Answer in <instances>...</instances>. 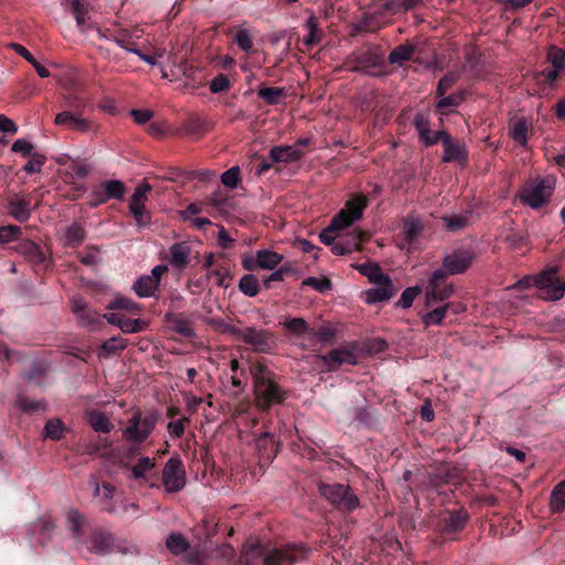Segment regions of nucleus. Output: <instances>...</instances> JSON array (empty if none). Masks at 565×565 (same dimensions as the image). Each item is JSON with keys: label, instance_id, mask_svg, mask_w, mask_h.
Returning a JSON list of instances; mask_svg holds the SVG:
<instances>
[{"label": "nucleus", "instance_id": "11", "mask_svg": "<svg viewBox=\"0 0 565 565\" xmlns=\"http://www.w3.org/2000/svg\"><path fill=\"white\" fill-rule=\"evenodd\" d=\"M126 193L125 184L119 180H107L96 185L92 193L88 205L95 209L109 200H121Z\"/></svg>", "mask_w": 565, "mask_h": 565}, {"label": "nucleus", "instance_id": "7", "mask_svg": "<svg viewBox=\"0 0 565 565\" xmlns=\"http://www.w3.org/2000/svg\"><path fill=\"white\" fill-rule=\"evenodd\" d=\"M470 520L469 512L463 509L443 511L436 522V531L444 541H456Z\"/></svg>", "mask_w": 565, "mask_h": 565}, {"label": "nucleus", "instance_id": "47", "mask_svg": "<svg viewBox=\"0 0 565 565\" xmlns=\"http://www.w3.org/2000/svg\"><path fill=\"white\" fill-rule=\"evenodd\" d=\"M306 28L308 30L307 36L303 38V44L307 46H311L321 40V32L319 30V25L317 19L311 15L307 22Z\"/></svg>", "mask_w": 565, "mask_h": 565}, {"label": "nucleus", "instance_id": "9", "mask_svg": "<svg viewBox=\"0 0 565 565\" xmlns=\"http://www.w3.org/2000/svg\"><path fill=\"white\" fill-rule=\"evenodd\" d=\"M158 416L153 412L146 415L138 409L128 420L127 427L122 430V437L134 444H142L153 431Z\"/></svg>", "mask_w": 565, "mask_h": 565}, {"label": "nucleus", "instance_id": "10", "mask_svg": "<svg viewBox=\"0 0 565 565\" xmlns=\"http://www.w3.org/2000/svg\"><path fill=\"white\" fill-rule=\"evenodd\" d=\"M167 492H180L186 483L184 465L179 456L171 457L164 465L161 476Z\"/></svg>", "mask_w": 565, "mask_h": 565}, {"label": "nucleus", "instance_id": "59", "mask_svg": "<svg viewBox=\"0 0 565 565\" xmlns=\"http://www.w3.org/2000/svg\"><path fill=\"white\" fill-rule=\"evenodd\" d=\"M129 210L138 226H146L150 223V213L147 211L146 205H129Z\"/></svg>", "mask_w": 565, "mask_h": 565}, {"label": "nucleus", "instance_id": "64", "mask_svg": "<svg viewBox=\"0 0 565 565\" xmlns=\"http://www.w3.org/2000/svg\"><path fill=\"white\" fill-rule=\"evenodd\" d=\"M186 172L185 170L179 167H170L168 168L164 175L161 177L162 180L172 181V182H182L186 183Z\"/></svg>", "mask_w": 565, "mask_h": 565}, {"label": "nucleus", "instance_id": "56", "mask_svg": "<svg viewBox=\"0 0 565 565\" xmlns=\"http://www.w3.org/2000/svg\"><path fill=\"white\" fill-rule=\"evenodd\" d=\"M282 326L291 333L301 335L308 331V323L302 318H291L284 321Z\"/></svg>", "mask_w": 565, "mask_h": 565}, {"label": "nucleus", "instance_id": "53", "mask_svg": "<svg viewBox=\"0 0 565 565\" xmlns=\"http://www.w3.org/2000/svg\"><path fill=\"white\" fill-rule=\"evenodd\" d=\"M234 41L244 52L249 53L253 51L254 42L248 30H238L234 36Z\"/></svg>", "mask_w": 565, "mask_h": 565}, {"label": "nucleus", "instance_id": "46", "mask_svg": "<svg viewBox=\"0 0 565 565\" xmlns=\"http://www.w3.org/2000/svg\"><path fill=\"white\" fill-rule=\"evenodd\" d=\"M529 124L525 119H515L510 125V136L514 141L527 140Z\"/></svg>", "mask_w": 565, "mask_h": 565}, {"label": "nucleus", "instance_id": "52", "mask_svg": "<svg viewBox=\"0 0 565 565\" xmlns=\"http://www.w3.org/2000/svg\"><path fill=\"white\" fill-rule=\"evenodd\" d=\"M547 61L552 64L553 68L564 71L565 51L556 46H551L547 51Z\"/></svg>", "mask_w": 565, "mask_h": 565}, {"label": "nucleus", "instance_id": "27", "mask_svg": "<svg viewBox=\"0 0 565 565\" xmlns=\"http://www.w3.org/2000/svg\"><path fill=\"white\" fill-rule=\"evenodd\" d=\"M376 287H373L366 291V302L367 303H376L382 301L390 300L396 292L393 282L387 284H376Z\"/></svg>", "mask_w": 565, "mask_h": 565}, {"label": "nucleus", "instance_id": "8", "mask_svg": "<svg viewBox=\"0 0 565 565\" xmlns=\"http://www.w3.org/2000/svg\"><path fill=\"white\" fill-rule=\"evenodd\" d=\"M557 273L558 268L553 267L542 271L536 277H524L518 281V286L526 288L534 285L544 291L546 299L559 300L565 294V281H561Z\"/></svg>", "mask_w": 565, "mask_h": 565}, {"label": "nucleus", "instance_id": "40", "mask_svg": "<svg viewBox=\"0 0 565 565\" xmlns=\"http://www.w3.org/2000/svg\"><path fill=\"white\" fill-rule=\"evenodd\" d=\"M86 237V232L84 227L79 224H72L66 228L65 238L66 245L70 247L79 246Z\"/></svg>", "mask_w": 565, "mask_h": 565}, {"label": "nucleus", "instance_id": "43", "mask_svg": "<svg viewBox=\"0 0 565 565\" xmlns=\"http://www.w3.org/2000/svg\"><path fill=\"white\" fill-rule=\"evenodd\" d=\"M70 3L77 26L81 31H85L87 23V8L85 7L83 0H70Z\"/></svg>", "mask_w": 565, "mask_h": 565}, {"label": "nucleus", "instance_id": "37", "mask_svg": "<svg viewBox=\"0 0 565 565\" xmlns=\"http://www.w3.org/2000/svg\"><path fill=\"white\" fill-rule=\"evenodd\" d=\"M423 231V223L419 218L407 216L403 223V234L408 243L417 239Z\"/></svg>", "mask_w": 565, "mask_h": 565}, {"label": "nucleus", "instance_id": "60", "mask_svg": "<svg viewBox=\"0 0 565 565\" xmlns=\"http://www.w3.org/2000/svg\"><path fill=\"white\" fill-rule=\"evenodd\" d=\"M353 419L362 426H371L373 424V415L369 407L361 406L353 409Z\"/></svg>", "mask_w": 565, "mask_h": 565}, {"label": "nucleus", "instance_id": "16", "mask_svg": "<svg viewBox=\"0 0 565 565\" xmlns=\"http://www.w3.org/2000/svg\"><path fill=\"white\" fill-rule=\"evenodd\" d=\"M255 446L259 459L267 465L275 459L280 448V444L269 431H265L259 435L255 440Z\"/></svg>", "mask_w": 565, "mask_h": 565}, {"label": "nucleus", "instance_id": "25", "mask_svg": "<svg viewBox=\"0 0 565 565\" xmlns=\"http://www.w3.org/2000/svg\"><path fill=\"white\" fill-rule=\"evenodd\" d=\"M443 226L449 232H459L472 224V213L449 214L441 217Z\"/></svg>", "mask_w": 565, "mask_h": 565}, {"label": "nucleus", "instance_id": "18", "mask_svg": "<svg viewBox=\"0 0 565 565\" xmlns=\"http://www.w3.org/2000/svg\"><path fill=\"white\" fill-rule=\"evenodd\" d=\"M33 143H12V151L22 153L24 157H29L28 162L23 167V170L29 173H38L41 171L42 166L45 162V157L39 153H33Z\"/></svg>", "mask_w": 565, "mask_h": 565}, {"label": "nucleus", "instance_id": "61", "mask_svg": "<svg viewBox=\"0 0 565 565\" xmlns=\"http://www.w3.org/2000/svg\"><path fill=\"white\" fill-rule=\"evenodd\" d=\"M302 285L309 286L319 292H326L331 289V281L328 278L307 277Z\"/></svg>", "mask_w": 565, "mask_h": 565}, {"label": "nucleus", "instance_id": "50", "mask_svg": "<svg viewBox=\"0 0 565 565\" xmlns=\"http://www.w3.org/2000/svg\"><path fill=\"white\" fill-rule=\"evenodd\" d=\"M127 345V341L121 337H113L105 341L100 350L106 353V356L121 352Z\"/></svg>", "mask_w": 565, "mask_h": 565}, {"label": "nucleus", "instance_id": "57", "mask_svg": "<svg viewBox=\"0 0 565 565\" xmlns=\"http://www.w3.org/2000/svg\"><path fill=\"white\" fill-rule=\"evenodd\" d=\"M68 169L74 177L84 179L90 172L92 167L86 160H72Z\"/></svg>", "mask_w": 565, "mask_h": 565}, {"label": "nucleus", "instance_id": "17", "mask_svg": "<svg viewBox=\"0 0 565 565\" xmlns=\"http://www.w3.org/2000/svg\"><path fill=\"white\" fill-rule=\"evenodd\" d=\"M366 238L361 231H354L347 236L339 237L332 246L334 255H347L355 250H362V242Z\"/></svg>", "mask_w": 565, "mask_h": 565}, {"label": "nucleus", "instance_id": "20", "mask_svg": "<svg viewBox=\"0 0 565 565\" xmlns=\"http://www.w3.org/2000/svg\"><path fill=\"white\" fill-rule=\"evenodd\" d=\"M300 143L289 145L285 143L278 147H274L270 150V159L275 163H291L299 161L302 156L303 151L298 149L296 146H299ZM302 146H306L307 143H301Z\"/></svg>", "mask_w": 565, "mask_h": 565}, {"label": "nucleus", "instance_id": "48", "mask_svg": "<svg viewBox=\"0 0 565 565\" xmlns=\"http://www.w3.org/2000/svg\"><path fill=\"white\" fill-rule=\"evenodd\" d=\"M22 228L18 225L0 226V243L20 242L22 238Z\"/></svg>", "mask_w": 565, "mask_h": 565}, {"label": "nucleus", "instance_id": "44", "mask_svg": "<svg viewBox=\"0 0 565 565\" xmlns=\"http://www.w3.org/2000/svg\"><path fill=\"white\" fill-rule=\"evenodd\" d=\"M448 311L446 308V303L433 309L431 311L427 312L423 317V323L427 328L429 326H440L444 321V319L447 317Z\"/></svg>", "mask_w": 565, "mask_h": 565}, {"label": "nucleus", "instance_id": "36", "mask_svg": "<svg viewBox=\"0 0 565 565\" xmlns=\"http://www.w3.org/2000/svg\"><path fill=\"white\" fill-rule=\"evenodd\" d=\"M167 548L174 555H181L189 551L190 544L181 534L173 532L166 540Z\"/></svg>", "mask_w": 565, "mask_h": 565}, {"label": "nucleus", "instance_id": "2", "mask_svg": "<svg viewBox=\"0 0 565 565\" xmlns=\"http://www.w3.org/2000/svg\"><path fill=\"white\" fill-rule=\"evenodd\" d=\"M309 550L302 545H286L267 548L260 544L253 545L245 554L247 565H295L303 561Z\"/></svg>", "mask_w": 565, "mask_h": 565}, {"label": "nucleus", "instance_id": "12", "mask_svg": "<svg viewBox=\"0 0 565 565\" xmlns=\"http://www.w3.org/2000/svg\"><path fill=\"white\" fill-rule=\"evenodd\" d=\"M476 256L473 248L458 247L444 257L443 267L449 275H460L472 265Z\"/></svg>", "mask_w": 565, "mask_h": 565}, {"label": "nucleus", "instance_id": "13", "mask_svg": "<svg viewBox=\"0 0 565 565\" xmlns=\"http://www.w3.org/2000/svg\"><path fill=\"white\" fill-rule=\"evenodd\" d=\"M55 124L58 126H63L70 130L83 132V134H95L98 130V125L94 121H90L81 115L71 113V111H62L55 116Z\"/></svg>", "mask_w": 565, "mask_h": 565}, {"label": "nucleus", "instance_id": "15", "mask_svg": "<svg viewBox=\"0 0 565 565\" xmlns=\"http://www.w3.org/2000/svg\"><path fill=\"white\" fill-rule=\"evenodd\" d=\"M17 252L22 255L29 263L35 266L49 267L51 264V259L46 257L42 247L31 241V239H21L17 246Z\"/></svg>", "mask_w": 565, "mask_h": 565}, {"label": "nucleus", "instance_id": "49", "mask_svg": "<svg viewBox=\"0 0 565 565\" xmlns=\"http://www.w3.org/2000/svg\"><path fill=\"white\" fill-rule=\"evenodd\" d=\"M258 95L267 104L276 105L280 98L285 95V88L282 87H262L258 90Z\"/></svg>", "mask_w": 565, "mask_h": 565}, {"label": "nucleus", "instance_id": "29", "mask_svg": "<svg viewBox=\"0 0 565 565\" xmlns=\"http://www.w3.org/2000/svg\"><path fill=\"white\" fill-rule=\"evenodd\" d=\"M454 294L452 285H443L439 286H427L426 289V306L430 307L434 303L444 301L451 297Z\"/></svg>", "mask_w": 565, "mask_h": 565}, {"label": "nucleus", "instance_id": "55", "mask_svg": "<svg viewBox=\"0 0 565 565\" xmlns=\"http://www.w3.org/2000/svg\"><path fill=\"white\" fill-rule=\"evenodd\" d=\"M151 191V185L147 182H142L136 189L130 198L129 205H145L147 201V194Z\"/></svg>", "mask_w": 565, "mask_h": 565}, {"label": "nucleus", "instance_id": "42", "mask_svg": "<svg viewBox=\"0 0 565 565\" xmlns=\"http://www.w3.org/2000/svg\"><path fill=\"white\" fill-rule=\"evenodd\" d=\"M65 430V425L58 418L49 419L44 426L45 437L52 440H61Z\"/></svg>", "mask_w": 565, "mask_h": 565}, {"label": "nucleus", "instance_id": "39", "mask_svg": "<svg viewBox=\"0 0 565 565\" xmlns=\"http://www.w3.org/2000/svg\"><path fill=\"white\" fill-rule=\"evenodd\" d=\"M67 526L72 531L73 536L79 539L83 534V527L86 524V519L74 509L67 512Z\"/></svg>", "mask_w": 565, "mask_h": 565}, {"label": "nucleus", "instance_id": "62", "mask_svg": "<svg viewBox=\"0 0 565 565\" xmlns=\"http://www.w3.org/2000/svg\"><path fill=\"white\" fill-rule=\"evenodd\" d=\"M209 280H210V275H205V276H201L199 278H192V279H189L186 281V289L192 294V295H199L201 294L205 287L207 286L209 284Z\"/></svg>", "mask_w": 565, "mask_h": 565}, {"label": "nucleus", "instance_id": "3", "mask_svg": "<svg viewBox=\"0 0 565 565\" xmlns=\"http://www.w3.org/2000/svg\"><path fill=\"white\" fill-rule=\"evenodd\" d=\"M367 206V199L363 194L355 195L347 201L345 206L339 211L330 224L319 234L320 241L328 246H333L337 243L335 233L342 231L355 221L360 220Z\"/></svg>", "mask_w": 565, "mask_h": 565}, {"label": "nucleus", "instance_id": "22", "mask_svg": "<svg viewBox=\"0 0 565 565\" xmlns=\"http://www.w3.org/2000/svg\"><path fill=\"white\" fill-rule=\"evenodd\" d=\"M7 209L9 215L20 223L26 222L32 213L30 202L19 198L18 195L8 200Z\"/></svg>", "mask_w": 565, "mask_h": 565}, {"label": "nucleus", "instance_id": "58", "mask_svg": "<svg viewBox=\"0 0 565 565\" xmlns=\"http://www.w3.org/2000/svg\"><path fill=\"white\" fill-rule=\"evenodd\" d=\"M419 292H420V288L418 286L406 288L402 292L401 298L398 299L396 306L404 308V309L412 307L415 298L417 297V295Z\"/></svg>", "mask_w": 565, "mask_h": 565}, {"label": "nucleus", "instance_id": "23", "mask_svg": "<svg viewBox=\"0 0 565 565\" xmlns=\"http://www.w3.org/2000/svg\"><path fill=\"white\" fill-rule=\"evenodd\" d=\"M156 467V459L150 457H141L135 466L131 467V478L140 480L147 483L150 488H158L159 484L154 481H150L147 477V472L151 471Z\"/></svg>", "mask_w": 565, "mask_h": 565}, {"label": "nucleus", "instance_id": "34", "mask_svg": "<svg viewBox=\"0 0 565 565\" xmlns=\"http://www.w3.org/2000/svg\"><path fill=\"white\" fill-rule=\"evenodd\" d=\"M92 550L97 554H107L111 551L113 536L103 532H95L90 536Z\"/></svg>", "mask_w": 565, "mask_h": 565}, {"label": "nucleus", "instance_id": "21", "mask_svg": "<svg viewBox=\"0 0 565 565\" xmlns=\"http://www.w3.org/2000/svg\"><path fill=\"white\" fill-rule=\"evenodd\" d=\"M164 322L175 333L184 338H193L195 335L192 322L183 313L167 312Z\"/></svg>", "mask_w": 565, "mask_h": 565}, {"label": "nucleus", "instance_id": "30", "mask_svg": "<svg viewBox=\"0 0 565 565\" xmlns=\"http://www.w3.org/2000/svg\"><path fill=\"white\" fill-rule=\"evenodd\" d=\"M190 247L186 243H175L170 247V264L183 269L189 263Z\"/></svg>", "mask_w": 565, "mask_h": 565}, {"label": "nucleus", "instance_id": "24", "mask_svg": "<svg viewBox=\"0 0 565 565\" xmlns=\"http://www.w3.org/2000/svg\"><path fill=\"white\" fill-rule=\"evenodd\" d=\"M459 479V470L456 467L441 466L429 476L430 484L439 488L447 483H456Z\"/></svg>", "mask_w": 565, "mask_h": 565}, {"label": "nucleus", "instance_id": "45", "mask_svg": "<svg viewBox=\"0 0 565 565\" xmlns=\"http://www.w3.org/2000/svg\"><path fill=\"white\" fill-rule=\"evenodd\" d=\"M108 308L111 310H126L131 313H137L141 310V305L127 297H117L109 303Z\"/></svg>", "mask_w": 565, "mask_h": 565}, {"label": "nucleus", "instance_id": "38", "mask_svg": "<svg viewBox=\"0 0 565 565\" xmlns=\"http://www.w3.org/2000/svg\"><path fill=\"white\" fill-rule=\"evenodd\" d=\"M238 289L247 297L257 296L260 290L258 278L253 274L244 275L238 282Z\"/></svg>", "mask_w": 565, "mask_h": 565}, {"label": "nucleus", "instance_id": "54", "mask_svg": "<svg viewBox=\"0 0 565 565\" xmlns=\"http://www.w3.org/2000/svg\"><path fill=\"white\" fill-rule=\"evenodd\" d=\"M239 174H241L239 167L234 166V167L230 168L228 170H226L222 174L221 181L225 186H227L230 189H236L238 185V182L241 180Z\"/></svg>", "mask_w": 565, "mask_h": 565}, {"label": "nucleus", "instance_id": "6", "mask_svg": "<svg viewBox=\"0 0 565 565\" xmlns=\"http://www.w3.org/2000/svg\"><path fill=\"white\" fill-rule=\"evenodd\" d=\"M226 330L235 338L250 345L255 352L271 353L276 348V339L273 332L254 327L238 328L228 326Z\"/></svg>", "mask_w": 565, "mask_h": 565}, {"label": "nucleus", "instance_id": "1", "mask_svg": "<svg viewBox=\"0 0 565 565\" xmlns=\"http://www.w3.org/2000/svg\"><path fill=\"white\" fill-rule=\"evenodd\" d=\"M253 393L256 407L269 412L276 405H281L287 398L286 390L278 383V375L265 364L257 362L250 369Z\"/></svg>", "mask_w": 565, "mask_h": 565}, {"label": "nucleus", "instance_id": "41", "mask_svg": "<svg viewBox=\"0 0 565 565\" xmlns=\"http://www.w3.org/2000/svg\"><path fill=\"white\" fill-rule=\"evenodd\" d=\"M414 53V46L411 44H402L395 47L388 56V61L392 64L402 65L404 62L408 61Z\"/></svg>", "mask_w": 565, "mask_h": 565}, {"label": "nucleus", "instance_id": "5", "mask_svg": "<svg viewBox=\"0 0 565 565\" xmlns=\"http://www.w3.org/2000/svg\"><path fill=\"white\" fill-rule=\"evenodd\" d=\"M318 490L321 497L342 513H351L360 505V499L348 484L320 482Z\"/></svg>", "mask_w": 565, "mask_h": 565}, {"label": "nucleus", "instance_id": "26", "mask_svg": "<svg viewBox=\"0 0 565 565\" xmlns=\"http://www.w3.org/2000/svg\"><path fill=\"white\" fill-rule=\"evenodd\" d=\"M445 162H457L460 166H466L468 162V150L465 143H444Z\"/></svg>", "mask_w": 565, "mask_h": 565}, {"label": "nucleus", "instance_id": "63", "mask_svg": "<svg viewBox=\"0 0 565 565\" xmlns=\"http://www.w3.org/2000/svg\"><path fill=\"white\" fill-rule=\"evenodd\" d=\"M78 323L83 327H90L99 323L98 315L92 310L89 307L86 308L84 312H79L76 315Z\"/></svg>", "mask_w": 565, "mask_h": 565}, {"label": "nucleus", "instance_id": "19", "mask_svg": "<svg viewBox=\"0 0 565 565\" xmlns=\"http://www.w3.org/2000/svg\"><path fill=\"white\" fill-rule=\"evenodd\" d=\"M108 323L118 327L124 333H137L147 328V322L142 319H130L119 313H108L104 316Z\"/></svg>", "mask_w": 565, "mask_h": 565}, {"label": "nucleus", "instance_id": "28", "mask_svg": "<svg viewBox=\"0 0 565 565\" xmlns=\"http://www.w3.org/2000/svg\"><path fill=\"white\" fill-rule=\"evenodd\" d=\"M360 274L367 277L373 284H387L391 282V277L382 271V268L376 263H365L355 267Z\"/></svg>", "mask_w": 565, "mask_h": 565}, {"label": "nucleus", "instance_id": "51", "mask_svg": "<svg viewBox=\"0 0 565 565\" xmlns=\"http://www.w3.org/2000/svg\"><path fill=\"white\" fill-rule=\"evenodd\" d=\"M20 408L29 414L44 412L47 407V404L44 399L33 401L29 397H21L19 399Z\"/></svg>", "mask_w": 565, "mask_h": 565}, {"label": "nucleus", "instance_id": "31", "mask_svg": "<svg viewBox=\"0 0 565 565\" xmlns=\"http://www.w3.org/2000/svg\"><path fill=\"white\" fill-rule=\"evenodd\" d=\"M158 288L159 286L147 275L140 276L132 286V290L139 298L154 297Z\"/></svg>", "mask_w": 565, "mask_h": 565}, {"label": "nucleus", "instance_id": "35", "mask_svg": "<svg viewBox=\"0 0 565 565\" xmlns=\"http://www.w3.org/2000/svg\"><path fill=\"white\" fill-rule=\"evenodd\" d=\"M88 424L97 433H110L114 425L109 418L102 412L92 411L88 413Z\"/></svg>", "mask_w": 565, "mask_h": 565}, {"label": "nucleus", "instance_id": "14", "mask_svg": "<svg viewBox=\"0 0 565 565\" xmlns=\"http://www.w3.org/2000/svg\"><path fill=\"white\" fill-rule=\"evenodd\" d=\"M320 359L328 371H334L344 363L350 365L358 363L354 347L351 345L333 349L327 354L321 355Z\"/></svg>", "mask_w": 565, "mask_h": 565}, {"label": "nucleus", "instance_id": "32", "mask_svg": "<svg viewBox=\"0 0 565 565\" xmlns=\"http://www.w3.org/2000/svg\"><path fill=\"white\" fill-rule=\"evenodd\" d=\"M284 256L277 252L270 249H259L257 250V259L259 268L273 270L275 269L282 260Z\"/></svg>", "mask_w": 565, "mask_h": 565}, {"label": "nucleus", "instance_id": "4", "mask_svg": "<svg viewBox=\"0 0 565 565\" xmlns=\"http://www.w3.org/2000/svg\"><path fill=\"white\" fill-rule=\"evenodd\" d=\"M555 188V180L551 177L526 180L519 189L516 198L523 205L537 210L545 205Z\"/></svg>", "mask_w": 565, "mask_h": 565}, {"label": "nucleus", "instance_id": "33", "mask_svg": "<svg viewBox=\"0 0 565 565\" xmlns=\"http://www.w3.org/2000/svg\"><path fill=\"white\" fill-rule=\"evenodd\" d=\"M550 510L552 513H561L565 509V480L558 482L550 495Z\"/></svg>", "mask_w": 565, "mask_h": 565}]
</instances>
